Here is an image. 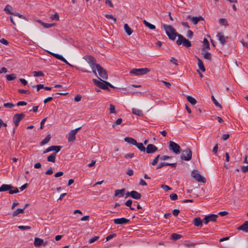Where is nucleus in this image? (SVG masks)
Wrapping results in <instances>:
<instances>
[{"mask_svg":"<svg viewBox=\"0 0 248 248\" xmlns=\"http://www.w3.org/2000/svg\"><path fill=\"white\" fill-rule=\"evenodd\" d=\"M162 26L169 38L172 41L175 40L176 37L179 34L176 32L175 29L171 26L165 24H163Z\"/></svg>","mask_w":248,"mask_h":248,"instance_id":"nucleus-1","label":"nucleus"},{"mask_svg":"<svg viewBox=\"0 0 248 248\" xmlns=\"http://www.w3.org/2000/svg\"><path fill=\"white\" fill-rule=\"evenodd\" d=\"M176 43L178 46L183 45L186 47H189L192 46L190 41L186 39L182 34H179V35H178V39Z\"/></svg>","mask_w":248,"mask_h":248,"instance_id":"nucleus-2","label":"nucleus"},{"mask_svg":"<svg viewBox=\"0 0 248 248\" xmlns=\"http://www.w3.org/2000/svg\"><path fill=\"white\" fill-rule=\"evenodd\" d=\"M12 188H14V187L11 185L3 184L0 187V192L9 191L10 194L17 193L19 192L17 188H14V190H12Z\"/></svg>","mask_w":248,"mask_h":248,"instance_id":"nucleus-3","label":"nucleus"},{"mask_svg":"<svg viewBox=\"0 0 248 248\" xmlns=\"http://www.w3.org/2000/svg\"><path fill=\"white\" fill-rule=\"evenodd\" d=\"M95 71L96 70L98 72V75L100 77L99 78L100 79H107L108 78V76L107 71L104 69L100 64H97L95 65Z\"/></svg>","mask_w":248,"mask_h":248,"instance_id":"nucleus-4","label":"nucleus"},{"mask_svg":"<svg viewBox=\"0 0 248 248\" xmlns=\"http://www.w3.org/2000/svg\"><path fill=\"white\" fill-rule=\"evenodd\" d=\"M150 71L148 68H134L130 71V74L135 76H141L145 75Z\"/></svg>","mask_w":248,"mask_h":248,"instance_id":"nucleus-5","label":"nucleus"},{"mask_svg":"<svg viewBox=\"0 0 248 248\" xmlns=\"http://www.w3.org/2000/svg\"><path fill=\"white\" fill-rule=\"evenodd\" d=\"M85 60L87 61V62L89 64L90 66L92 68L93 72L96 75V72L95 71V65L97 63H96V60L95 59L91 56L87 55L84 57Z\"/></svg>","mask_w":248,"mask_h":248,"instance_id":"nucleus-6","label":"nucleus"},{"mask_svg":"<svg viewBox=\"0 0 248 248\" xmlns=\"http://www.w3.org/2000/svg\"><path fill=\"white\" fill-rule=\"evenodd\" d=\"M192 152L191 150L187 148L186 149L183 151L182 154L181 155V158L183 160L189 161L192 158Z\"/></svg>","mask_w":248,"mask_h":248,"instance_id":"nucleus-7","label":"nucleus"},{"mask_svg":"<svg viewBox=\"0 0 248 248\" xmlns=\"http://www.w3.org/2000/svg\"><path fill=\"white\" fill-rule=\"evenodd\" d=\"M169 149L176 154H179L181 152L180 146L178 144L172 141H170L169 142Z\"/></svg>","mask_w":248,"mask_h":248,"instance_id":"nucleus-8","label":"nucleus"},{"mask_svg":"<svg viewBox=\"0 0 248 248\" xmlns=\"http://www.w3.org/2000/svg\"><path fill=\"white\" fill-rule=\"evenodd\" d=\"M192 177L196 180L199 182L205 183L206 179L204 177L202 176L197 170H193L191 172Z\"/></svg>","mask_w":248,"mask_h":248,"instance_id":"nucleus-9","label":"nucleus"},{"mask_svg":"<svg viewBox=\"0 0 248 248\" xmlns=\"http://www.w3.org/2000/svg\"><path fill=\"white\" fill-rule=\"evenodd\" d=\"M25 115L23 113H16L14 115L13 120L15 126L16 127L18 126L19 122L25 117Z\"/></svg>","mask_w":248,"mask_h":248,"instance_id":"nucleus-10","label":"nucleus"},{"mask_svg":"<svg viewBox=\"0 0 248 248\" xmlns=\"http://www.w3.org/2000/svg\"><path fill=\"white\" fill-rule=\"evenodd\" d=\"M81 127L76 128L71 131L68 134V142H73L76 140V135L77 132L81 129Z\"/></svg>","mask_w":248,"mask_h":248,"instance_id":"nucleus-11","label":"nucleus"},{"mask_svg":"<svg viewBox=\"0 0 248 248\" xmlns=\"http://www.w3.org/2000/svg\"><path fill=\"white\" fill-rule=\"evenodd\" d=\"M93 83L98 86V87L100 88L101 89H102L103 90H106L108 91H109V89L107 85H106L103 81H100L96 79H93Z\"/></svg>","mask_w":248,"mask_h":248,"instance_id":"nucleus-12","label":"nucleus"},{"mask_svg":"<svg viewBox=\"0 0 248 248\" xmlns=\"http://www.w3.org/2000/svg\"><path fill=\"white\" fill-rule=\"evenodd\" d=\"M157 147L153 144H149L146 148L145 152L147 154H152L157 151Z\"/></svg>","mask_w":248,"mask_h":248,"instance_id":"nucleus-13","label":"nucleus"},{"mask_svg":"<svg viewBox=\"0 0 248 248\" xmlns=\"http://www.w3.org/2000/svg\"><path fill=\"white\" fill-rule=\"evenodd\" d=\"M130 220L124 217L116 218L113 219V222L115 224L123 225L128 223Z\"/></svg>","mask_w":248,"mask_h":248,"instance_id":"nucleus-14","label":"nucleus"},{"mask_svg":"<svg viewBox=\"0 0 248 248\" xmlns=\"http://www.w3.org/2000/svg\"><path fill=\"white\" fill-rule=\"evenodd\" d=\"M217 37L222 45H224L226 43V39H228V37H225L224 35L222 32L218 33Z\"/></svg>","mask_w":248,"mask_h":248,"instance_id":"nucleus-15","label":"nucleus"},{"mask_svg":"<svg viewBox=\"0 0 248 248\" xmlns=\"http://www.w3.org/2000/svg\"><path fill=\"white\" fill-rule=\"evenodd\" d=\"M237 230L248 232V221H246L242 225L238 227Z\"/></svg>","mask_w":248,"mask_h":248,"instance_id":"nucleus-16","label":"nucleus"},{"mask_svg":"<svg viewBox=\"0 0 248 248\" xmlns=\"http://www.w3.org/2000/svg\"><path fill=\"white\" fill-rule=\"evenodd\" d=\"M195 57L197 58L198 62V65L199 68V69L202 71V72H205V68L203 65V62L202 61L201 59H200L198 57L195 56Z\"/></svg>","mask_w":248,"mask_h":248,"instance_id":"nucleus-17","label":"nucleus"},{"mask_svg":"<svg viewBox=\"0 0 248 248\" xmlns=\"http://www.w3.org/2000/svg\"><path fill=\"white\" fill-rule=\"evenodd\" d=\"M203 47L202 48V51H206V50L210 49V44L207 39H203Z\"/></svg>","mask_w":248,"mask_h":248,"instance_id":"nucleus-18","label":"nucleus"},{"mask_svg":"<svg viewBox=\"0 0 248 248\" xmlns=\"http://www.w3.org/2000/svg\"><path fill=\"white\" fill-rule=\"evenodd\" d=\"M193 223L194 225L197 227H202V220L199 217L195 218L193 220Z\"/></svg>","mask_w":248,"mask_h":248,"instance_id":"nucleus-19","label":"nucleus"},{"mask_svg":"<svg viewBox=\"0 0 248 248\" xmlns=\"http://www.w3.org/2000/svg\"><path fill=\"white\" fill-rule=\"evenodd\" d=\"M125 191V189L124 188H123L121 189H116L115 190L114 196H119V197H123L124 195V193Z\"/></svg>","mask_w":248,"mask_h":248,"instance_id":"nucleus-20","label":"nucleus"},{"mask_svg":"<svg viewBox=\"0 0 248 248\" xmlns=\"http://www.w3.org/2000/svg\"><path fill=\"white\" fill-rule=\"evenodd\" d=\"M131 197L134 199L139 200L141 198V195L138 192L133 190L132 191Z\"/></svg>","mask_w":248,"mask_h":248,"instance_id":"nucleus-21","label":"nucleus"},{"mask_svg":"<svg viewBox=\"0 0 248 248\" xmlns=\"http://www.w3.org/2000/svg\"><path fill=\"white\" fill-rule=\"evenodd\" d=\"M203 18L201 16H192L191 20L194 25H196L200 20H203Z\"/></svg>","mask_w":248,"mask_h":248,"instance_id":"nucleus-22","label":"nucleus"},{"mask_svg":"<svg viewBox=\"0 0 248 248\" xmlns=\"http://www.w3.org/2000/svg\"><path fill=\"white\" fill-rule=\"evenodd\" d=\"M202 55L203 56V58L205 59H207L209 60H211L212 59L211 54L210 52H208L206 50V51H202Z\"/></svg>","mask_w":248,"mask_h":248,"instance_id":"nucleus-23","label":"nucleus"},{"mask_svg":"<svg viewBox=\"0 0 248 248\" xmlns=\"http://www.w3.org/2000/svg\"><path fill=\"white\" fill-rule=\"evenodd\" d=\"M124 140L127 143H131L134 145L136 144V140L132 138L126 137L124 138Z\"/></svg>","mask_w":248,"mask_h":248,"instance_id":"nucleus-24","label":"nucleus"},{"mask_svg":"<svg viewBox=\"0 0 248 248\" xmlns=\"http://www.w3.org/2000/svg\"><path fill=\"white\" fill-rule=\"evenodd\" d=\"M43 239L39 238H37V237L35 238L34 241V245L35 246L39 247V246H40L42 245H43Z\"/></svg>","mask_w":248,"mask_h":248,"instance_id":"nucleus-25","label":"nucleus"},{"mask_svg":"<svg viewBox=\"0 0 248 248\" xmlns=\"http://www.w3.org/2000/svg\"><path fill=\"white\" fill-rule=\"evenodd\" d=\"M132 112L134 114L139 116H143V115L141 110L136 108H133L132 109Z\"/></svg>","mask_w":248,"mask_h":248,"instance_id":"nucleus-26","label":"nucleus"},{"mask_svg":"<svg viewBox=\"0 0 248 248\" xmlns=\"http://www.w3.org/2000/svg\"><path fill=\"white\" fill-rule=\"evenodd\" d=\"M50 139H51V135H50V134H48L43 140H42L40 142V145L41 146H43V145L46 144L50 141Z\"/></svg>","mask_w":248,"mask_h":248,"instance_id":"nucleus-27","label":"nucleus"},{"mask_svg":"<svg viewBox=\"0 0 248 248\" xmlns=\"http://www.w3.org/2000/svg\"><path fill=\"white\" fill-rule=\"evenodd\" d=\"M124 29L126 33L128 35H130L133 32V30L130 28L127 24H124Z\"/></svg>","mask_w":248,"mask_h":248,"instance_id":"nucleus-28","label":"nucleus"},{"mask_svg":"<svg viewBox=\"0 0 248 248\" xmlns=\"http://www.w3.org/2000/svg\"><path fill=\"white\" fill-rule=\"evenodd\" d=\"M135 145L140 150L141 152H145L146 148L143 146L142 143H139L136 142V144Z\"/></svg>","mask_w":248,"mask_h":248,"instance_id":"nucleus-29","label":"nucleus"},{"mask_svg":"<svg viewBox=\"0 0 248 248\" xmlns=\"http://www.w3.org/2000/svg\"><path fill=\"white\" fill-rule=\"evenodd\" d=\"M56 153H52L50 155L47 156V160L49 162H51L54 163L55 162V160H56Z\"/></svg>","mask_w":248,"mask_h":248,"instance_id":"nucleus-30","label":"nucleus"},{"mask_svg":"<svg viewBox=\"0 0 248 248\" xmlns=\"http://www.w3.org/2000/svg\"><path fill=\"white\" fill-rule=\"evenodd\" d=\"M143 22V24L145 25V26L148 27L150 29L155 30V25L150 23L149 22L147 21L146 20H144Z\"/></svg>","mask_w":248,"mask_h":248,"instance_id":"nucleus-31","label":"nucleus"},{"mask_svg":"<svg viewBox=\"0 0 248 248\" xmlns=\"http://www.w3.org/2000/svg\"><path fill=\"white\" fill-rule=\"evenodd\" d=\"M207 217H208L209 221L216 222L217 218L218 217V215L215 214H211L208 216Z\"/></svg>","mask_w":248,"mask_h":248,"instance_id":"nucleus-32","label":"nucleus"},{"mask_svg":"<svg viewBox=\"0 0 248 248\" xmlns=\"http://www.w3.org/2000/svg\"><path fill=\"white\" fill-rule=\"evenodd\" d=\"M10 9H12V7L8 4L5 6L3 10L8 14L14 15V13L11 12Z\"/></svg>","mask_w":248,"mask_h":248,"instance_id":"nucleus-33","label":"nucleus"},{"mask_svg":"<svg viewBox=\"0 0 248 248\" xmlns=\"http://www.w3.org/2000/svg\"><path fill=\"white\" fill-rule=\"evenodd\" d=\"M24 209H25V208H23V209L18 208V209H16L13 213V216L16 217V216H17L19 214L23 213Z\"/></svg>","mask_w":248,"mask_h":248,"instance_id":"nucleus-34","label":"nucleus"},{"mask_svg":"<svg viewBox=\"0 0 248 248\" xmlns=\"http://www.w3.org/2000/svg\"><path fill=\"white\" fill-rule=\"evenodd\" d=\"M186 98L188 101L193 105H195L197 103L196 100L190 96H187Z\"/></svg>","mask_w":248,"mask_h":248,"instance_id":"nucleus-35","label":"nucleus"},{"mask_svg":"<svg viewBox=\"0 0 248 248\" xmlns=\"http://www.w3.org/2000/svg\"><path fill=\"white\" fill-rule=\"evenodd\" d=\"M182 237V235L177 233H172L171 234V238L173 240L176 241Z\"/></svg>","mask_w":248,"mask_h":248,"instance_id":"nucleus-36","label":"nucleus"},{"mask_svg":"<svg viewBox=\"0 0 248 248\" xmlns=\"http://www.w3.org/2000/svg\"><path fill=\"white\" fill-rule=\"evenodd\" d=\"M6 78L7 80L11 81L15 79L16 78V77L14 74H12L10 75H7L6 76Z\"/></svg>","mask_w":248,"mask_h":248,"instance_id":"nucleus-37","label":"nucleus"},{"mask_svg":"<svg viewBox=\"0 0 248 248\" xmlns=\"http://www.w3.org/2000/svg\"><path fill=\"white\" fill-rule=\"evenodd\" d=\"M50 53L52 56H53L55 58H57L58 60H60L61 61H64V60H65V58H63L62 56H61V55H60L59 54H56V53H50Z\"/></svg>","mask_w":248,"mask_h":248,"instance_id":"nucleus-38","label":"nucleus"},{"mask_svg":"<svg viewBox=\"0 0 248 248\" xmlns=\"http://www.w3.org/2000/svg\"><path fill=\"white\" fill-rule=\"evenodd\" d=\"M123 120L122 118H118L113 123L112 125V127H115V126L121 124Z\"/></svg>","mask_w":248,"mask_h":248,"instance_id":"nucleus-39","label":"nucleus"},{"mask_svg":"<svg viewBox=\"0 0 248 248\" xmlns=\"http://www.w3.org/2000/svg\"><path fill=\"white\" fill-rule=\"evenodd\" d=\"M33 76L35 77L44 76V73L41 71H34L33 72Z\"/></svg>","mask_w":248,"mask_h":248,"instance_id":"nucleus-40","label":"nucleus"},{"mask_svg":"<svg viewBox=\"0 0 248 248\" xmlns=\"http://www.w3.org/2000/svg\"><path fill=\"white\" fill-rule=\"evenodd\" d=\"M42 25L45 28H49L52 27L55 25L54 23H46L44 22H41Z\"/></svg>","mask_w":248,"mask_h":248,"instance_id":"nucleus-41","label":"nucleus"},{"mask_svg":"<svg viewBox=\"0 0 248 248\" xmlns=\"http://www.w3.org/2000/svg\"><path fill=\"white\" fill-rule=\"evenodd\" d=\"M14 16H18V17H19L20 18H23L26 21H28V19L26 16H24L23 15H22L18 13L15 12L14 14Z\"/></svg>","mask_w":248,"mask_h":248,"instance_id":"nucleus-42","label":"nucleus"},{"mask_svg":"<svg viewBox=\"0 0 248 248\" xmlns=\"http://www.w3.org/2000/svg\"><path fill=\"white\" fill-rule=\"evenodd\" d=\"M212 99L213 102H214V104L217 107L221 108L222 106L217 101V100L215 99L214 96L213 95L212 96Z\"/></svg>","mask_w":248,"mask_h":248,"instance_id":"nucleus-43","label":"nucleus"},{"mask_svg":"<svg viewBox=\"0 0 248 248\" xmlns=\"http://www.w3.org/2000/svg\"><path fill=\"white\" fill-rule=\"evenodd\" d=\"M109 110L110 113L116 114V111L115 110V107L112 104H110L109 106Z\"/></svg>","mask_w":248,"mask_h":248,"instance_id":"nucleus-44","label":"nucleus"},{"mask_svg":"<svg viewBox=\"0 0 248 248\" xmlns=\"http://www.w3.org/2000/svg\"><path fill=\"white\" fill-rule=\"evenodd\" d=\"M50 18L52 20H59V16L58 13H56L54 15H52L50 16Z\"/></svg>","mask_w":248,"mask_h":248,"instance_id":"nucleus-45","label":"nucleus"},{"mask_svg":"<svg viewBox=\"0 0 248 248\" xmlns=\"http://www.w3.org/2000/svg\"><path fill=\"white\" fill-rule=\"evenodd\" d=\"M160 157L161 156L159 155H157L152 162V165L155 166L156 165L158 162L159 158L160 159Z\"/></svg>","mask_w":248,"mask_h":248,"instance_id":"nucleus-46","label":"nucleus"},{"mask_svg":"<svg viewBox=\"0 0 248 248\" xmlns=\"http://www.w3.org/2000/svg\"><path fill=\"white\" fill-rule=\"evenodd\" d=\"M18 228L21 230H26L31 229V227L28 226L20 225L18 226Z\"/></svg>","mask_w":248,"mask_h":248,"instance_id":"nucleus-47","label":"nucleus"},{"mask_svg":"<svg viewBox=\"0 0 248 248\" xmlns=\"http://www.w3.org/2000/svg\"><path fill=\"white\" fill-rule=\"evenodd\" d=\"M219 23L223 25H228L227 21L225 18H220L219 20Z\"/></svg>","mask_w":248,"mask_h":248,"instance_id":"nucleus-48","label":"nucleus"},{"mask_svg":"<svg viewBox=\"0 0 248 248\" xmlns=\"http://www.w3.org/2000/svg\"><path fill=\"white\" fill-rule=\"evenodd\" d=\"M3 106L5 108H12L15 106V105L14 104H13L12 103H4Z\"/></svg>","mask_w":248,"mask_h":248,"instance_id":"nucleus-49","label":"nucleus"},{"mask_svg":"<svg viewBox=\"0 0 248 248\" xmlns=\"http://www.w3.org/2000/svg\"><path fill=\"white\" fill-rule=\"evenodd\" d=\"M105 17L108 19H111L113 20L115 23L116 22V18L114 17L112 15L107 14L105 15Z\"/></svg>","mask_w":248,"mask_h":248,"instance_id":"nucleus-50","label":"nucleus"},{"mask_svg":"<svg viewBox=\"0 0 248 248\" xmlns=\"http://www.w3.org/2000/svg\"><path fill=\"white\" fill-rule=\"evenodd\" d=\"M161 188L163 189L165 191H167L169 190H171V188L166 185H161Z\"/></svg>","mask_w":248,"mask_h":248,"instance_id":"nucleus-51","label":"nucleus"},{"mask_svg":"<svg viewBox=\"0 0 248 248\" xmlns=\"http://www.w3.org/2000/svg\"><path fill=\"white\" fill-rule=\"evenodd\" d=\"M170 199L172 201L176 200L178 198V196L176 194L172 193L170 195Z\"/></svg>","mask_w":248,"mask_h":248,"instance_id":"nucleus-52","label":"nucleus"},{"mask_svg":"<svg viewBox=\"0 0 248 248\" xmlns=\"http://www.w3.org/2000/svg\"><path fill=\"white\" fill-rule=\"evenodd\" d=\"M167 163L166 162H161L156 167V169L158 170L159 169L162 168V167L167 166Z\"/></svg>","mask_w":248,"mask_h":248,"instance_id":"nucleus-53","label":"nucleus"},{"mask_svg":"<svg viewBox=\"0 0 248 248\" xmlns=\"http://www.w3.org/2000/svg\"><path fill=\"white\" fill-rule=\"evenodd\" d=\"M52 151H53V145L49 146V147H48L47 148L45 149L43 151V154H46V153H47L48 152H49Z\"/></svg>","mask_w":248,"mask_h":248,"instance_id":"nucleus-54","label":"nucleus"},{"mask_svg":"<svg viewBox=\"0 0 248 248\" xmlns=\"http://www.w3.org/2000/svg\"><path fill=\"white\" fill-rule=\"evenodd\" d=\"M134 153H128V154H125L124 155V157L126 159H128V158H133L134 157Z\"/></svg>","mask_w":248,"mask_h":248,"instance_id":"nucleus-55","label":"nucleus"},{"mask_svg":"<svg viewBox=\"0 0 248 248\" xmlns=\"http://www.w3.org/2000/svg\"><path fill=\"white\" fill-rule=\"evenodd\" d=\"M62 149V146H54L53 145V151H55V153H57L59 152Z\"/></svg>","mask_w":248,"mask_h":248,"instance_id":"nucleus-56","label":"nucleus"},{"mask_svg":"<svg viewBox=\"0 0 248 248\" xmlns=\"http://www.w3.org/2000/svg\"><path fill=\"white\" fill-rule=\"evenodd\" d=\"M32 88L36 87L37 91H39L41 89L44 88V86L43 84H38V85H37L36 86H35V85L32 86Z\"/></svg>","mask_w":248,"mask_h":248,"instance_id":"nucleus-57","label":"nucleus"},{"mask_svg":"<svg viewBox=\"0 0 248 248\" xmlns=\"http://www.w3.org/2000/svg\"><path fill=\"white\" fill-rule=\"evenodd\" d=\"M18 92L20 93H26V94H30V92L28 90H25L23 89H18Z\"/></svg>","mask_w":248,"mask_h":248,"instance_id":"nucleus-58","label":"nucleus"},{"mask_svg":"<svg viewBox=\"0 0 248 248\" xmlns=\"http://www.w3.org/2000/svg\"><path fill=\"white\" fill-rule=\"evenodd\" d=\"M46 119H47V117H46V118H44L43 119H42V120L41 121V122L40 123V129H42L44 128V124H45Z\"/></svg>","mask_w":248,"mask_h":248,"instance_id":"nucleus-59","label":"nucleus"},{"mask_svg":"<svg viewBox=\"0 0 248 248\" xmlns=\"http://www.w3.org/2000/svg\"><path fill=\"white\" fill-rule=\"evenodd\" d=\"M116 235V233H113L112 234H111L109 235H108L107 237H106V240L108 241H109L110 240V239H111L112 238H113L114 237H115V236Z\"/></svg>","mask_w":248,"mask_h":248,"instance_id":"nucleus-60","label":"nucleus"},{"mask_svg":"<svg viewBox=\"0 0 248 248\" xmlns=\"http://www.w3.org/2000/svg\"><path fill=\"white\" fill-rule=\"evenodd\" d=\"M99 236H94L93 237H92V238H91L89 240V243H93V242H94L95 241H97L98 239H99Z\"/></svg>","mask_w":248,"mask_h":248,"instance_id":"nucleus-61","label":"nucleus"},{"mask_svg":"<svg viewBox=\"0 0 248 248\" xmlns=\"http://www.w3.org/2000/svg\"><path fill=\"white\" fill-rule=\"evenodd\" d=\"M193 36V32L191 30H188L187 31V36L189 38H191L192 37V36Z\"/></svg>","mask_w":248,"mask_h":248,"instance_id":"nucleus-62","label":"nucleus"},{"mask_svg":"<svg viewBox=\"0 0 248 248\" xmlns=\"http://www.w3.org/2000/svg\"><path fill=\"white\" fill-rule=\"evenodd\" d=\"M230 137V135L228 134H224L221 137V140H227Z\"/></svg>","mask_w":248,"mask_h":248,"instance_id":"nucleus-63","label":"nucleus"},{"mask_svg":"<svg viewBox=\"0 0 248 248\" xmlns=\"http://www.w3.org/2000/svg\"><path fill=\"white\" fill-rule=\"evenodd\" d=\"M81 99V96L80 94H77L74 98V100L76 102H79Z\"/></svg>","mask_w":248,"mask_h":248,"instance_id":"nucleus-64","label":"nucleus"}]
</instances>
